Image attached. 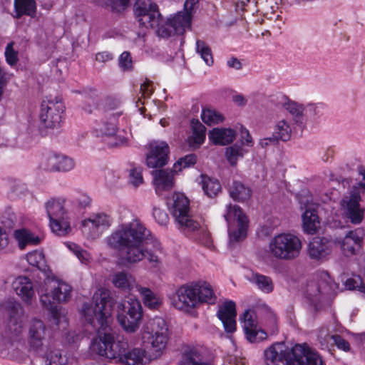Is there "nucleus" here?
I'll use <instances>...</instances> for the list:
<instances>
[{
	"label": "nucleus",
	"mask_w": 365,
	"mask_h": 365,
	"mask_svg": "<svg viewBox=\"0 0 365 365\" xmlns=\"http://www.w3.org/2000/svg\"><path fill=\"white\" fill-rule=\"evenodd\" d=\"M150 232L138 220L123 223L106 239L107 245L123 253V259L129 264H135L143 259L153 267L162 264V250L160 242L155 241L154 250L149 246Z\"/></svg>",
	"instance_id": "1"
},
{
	"label": "nucleus",
	"mask_w": 365,
	"mask_h": 365,
	"mask_svg": "<svg viewBox=\"0 0 365 365\" xmlns=\"http://www.w3.org/2000/svg\"><path fill=\"white\" fill-rule=\"evenodd\" d=\"M83 312L86 322L98 333L91 342V351L115 359L122 339L115 341L113 334L108 332L111 317L109 292L106 289L96 292L92 301L84 304Z\"/></svg>",
	"instance_id": "2"
},
{
	"label": "nucleus",
	"mask_w": 365,
	"mask_h": 365,
	"mask_svg": "<svg viewBox=\"0 0 365 365\" xmlns=\"http://www.w3.org/2000/svg\"><path fill=\"white\" fill-rule=\"evenodd\" d=\"M267 365H324L319 355L305 344L288 347L283 342L274 343L264 351Z\"/></svg>",
	"instance_id": "3"
},
{
	"label": "nucleus",
	"mask_w": 365,
	"mask_h": 365,
	"mask_svg": "<svg viewBox=\"0 0 365 365\" xmlns=\"http://www.w3.org/2000/svg\"><path fill=\"white\" fill-rule=\"evenodd\" d=\"M143 343L150 345L155 351L154 358L160 356L168 341V327L165 320L161 317L150 319L142 333Z\"/></svg>",
	"instance_id": "4"
},
{
	"label": "nucleus",
	"mask_w": 365,
	"mask_h": 365,
	"mask_svg": "<svg viewBox=\"0 0 365 365\" xmlns=\"http://www.w3.org/2000/svg\"><path fill=\"white\" fill-rule=\"evenodd\" d=\"M26 341L30 351L43 354L51 344V331L43 321L31 318L26 324Z\"/></svg>",
	"instance_id": "5"
},
{
	"label": "nucleus",
	"mask_w": 365,
	"mask_h": 365,
	"mask_svg": "<svg viewBox=\"0 0 365 365\" xmlns=\"http://www.w3.org/2000/svg\"><path fill=\"white\" fill-rule=\"evenodd\" d=\"M302 249V242L292 234H279L274 237L269 244V252L274 257L282 260L297 258Z\"/></svg>",
	"instance_id": "6"
},
{
	"label": "nucleus",
	"mask_w": 365,
	"mask_h": 365,
	"mask_svg": "<svg viewBox=\"0 0 365 365\" xmlns=\"http://www.w3.org/2000/svg\"><path fill=\"white\" fill-rule=\"evenodd\" d=\"M142 317V306L137 299L130 298L117 305L118 321L126 332H135L139 328Z\"/></svg>",
	"instance_id": "7"
},
{
	"label": "nucleus",
	"mask_w": 365,
	"mask_h": 365,
	"mask_svg": "<svg viewBox=\"0 0 365 365\" xmlns=\"http://www.w3.org/2000/svg\"><path fill=\"white\" fill-rule=\"evenodd\" d=\"M71 293L69 284L54 278H48L41 289L40 301L45 308L51 310L54 304L67 302Z\"/></svg>",
	"instance_id": "8"
},
{
	"label": "nucleus",
	"mask_w": 365,
	"mask_h": 365,
	"mask_svg": "<svg viewBox=\"0 0 365 365\" xmlns=\"http://www.w3.org/2000/svg\"><path fill=\"white\" fill-rule=\"evenodd\" d=\"M223 217L227 222L230 243L240 242L247 236L248 219L238 205L226 206Z\"/></svg>",
	"instance_id": "9"
},
{
	"label": "nucleus",
	"mask_w": 365,
	"mask_h": 365,
	"mask_svg": "<svg viewBox=\"0 0 365 365\" xmlns=\"http://www.w3.org/2000/svg\"><path fill=\"white\" fill-rule=\"evenodd\" d=\"M66 107L61 98H46L43 100L40 110V120L47 129L60 128Z\"/></svg>",
	"instance_id": "10"
},
{
	"label": "nucleus",
	"mask_w": 365,
	"mask_h": 365,
	"mask_svg": "<svg viewBox=\"0 0 365 365\" xmlns=\"http://www.w3.org/2000/svg\"><path fill=\"white\" fill-rule=\"evenodd\" d=\"M24 309L19 302H11L8 307V318L4 327L3 333L6 338L12 341L22 339L24 331Z\"/></svg>",
	"instance_id": "11"
},
{
	"label": "nucleus",
	"mask_w": 365,
	"mask_h": 365,
	"mask_svg": "<svg viewBox=\"0 0 365 365\" xmlns=\"http://www.w3.org/2000/svg\"><path fill=\"white\" fill-rule=\"evenodd\" d=\"M336 284L331 281L329 274L322 272L319 274L317 279L307 283L306 294L307 299L315 306L328 297L334 292Z\"/></svg>",
	"instance_id": "12"
},
{
	"label": "nucleus",
	"mask_w": 365,
	"mask_h": 365,
	"mask_svg": "<svg viewBox=\"0 0 365 365\" xmlns=\"http://www.w3.org/2000/svg\"><path fill=\"white\" fill-rule=\"evenodd\" d=\"M196 282L180 286L170 298V304L175 309L189 312L199 304Z\"/></svg>",
	"instance_id": "13"
},
{
	"label": "nucleus",
	"mask_w": 365,
	"mask_h": 365,
	"mask_svg": "<svg viewBox=\"0 0 365 365\" xmlns=\"http://www.w3.org/2000/svg\"><path fill=\"white\" fill-rule=\"evenodd\" d=\"M134 13L139 24L145 28H155L162 18L158 5L150 0H138Z\"/></svg>",
	"instance_id": "14"
},
{
	"label": "nucleus",
	"mask_w": 365,
	"mask_h": 365,
	"mask_svg": "<svg viewBox=\"0 0 365 365\" xmlns=\"http://www.w3.org/2000/svg\"><path fill=\"white\" fill-rule=\"evenodd\" d=\"M154 359V356H147L145 351L142 348L131 349L128 341L122 339L115 359L121 362V365H145Z\"/></svg>",
	"instance_id": "15"
},
{
	"label": "nucleus",
	"mask_w": 365,
	"mask_h": 365,
	"mask_svg": "<svg viewBox=\"0 0 365 365\" xmlns=\"http://www.w3.org/2000/svg\"><path fill=\"white\" fill-rule=\"evenodd\" d=\"M189 210V200L185 195L182 193L174 194L172 207L173 216L180 226L195 230L198 227L199 224L190 217Z\"/></svg>",
	"instance_id": "16"
},
{
	"label": "nucleus",
	"mask_w": 365,
	"mask_h": 365,
	"mask_svg": "<svg viewBox=\"0 0 365 365\" xmlns=\"http://www.w3.org/2000/svg\"><path fill=\"white\" fill-rule=\"evenodd\" d=\"M112 222L110 216L105 213L94 214L81 222V230L87 237L95 239L108 228Z\"/></svg>",
	"instance_id": "17"
},
{
	"label": "nucleus",
	"mask_w": 365,
	"mask_h": 365,
	"mask_svg": "<svg viewBox=\"0 0 365 365\" xmlns=\"http://www.w3.org/2000/svg\"><path fill=\"white\" fill-rule=\"evenodd\" d=\"M75 167L73 158L64 155L51 153L46 155L41 163V168L48 172H69Z\"/></svg>",
	"instance_id": "18"
},
{
	"label": "nucleus",
	"mask_w": 365,
	"mask_h": 365,
	"mask_svg": "<svg viewBox=\"0 0 365 365\" xmlns=\"http://www.w3.org/2000/svg\"><path fill=\"white\" fill-rule=\"evenodd\" d=\"M361 199L357 187H354L349 196H345L341 202L346 217L352 224L358 225L363 220L364 212L359 207Z\"/></svg>",
	"instance_id": "19"
},
{
	"label": "nucleus",
	"mask_w": 365,
	"mask_h": 365,
	"mask_svg": "<svg viewBox=\"0 0 365 365\" xmlns=\"http://www.w3.org/2000/svg\"><path fill=\"white\" fill-rule=\"evenodd\" d=\"M169 146L164 141H153L149 144V153L146 157V165L149 168L163 167L168 160Z\"/></svg>",
	"instance_id": "20"
},
{
	"label": "nucleus",
	"mask_w": 365,
	"mask_h": 365,
	"mask_svg": "<svg viewBox=\"0 0 365 365\" xmlns=\"http://www.w3.org/2000/svg\"><path fill=\"white\" fill-rule=\"evenodd\" d=\"M318 340L322 349L331 351L334 346L338 349L348 352L351 349L349 343L339 334H332L327 328H322L318 334Z\"/></svg>",
	"instance_id": "21"
},
{
	"label": "nucleus",
	"mask_w": 365,
	"mask_h": 365,
	"mask_svg": "<svg viewBox=\"0 0 365 365\" xmlns=\"http://www.w3.org/2000/svg\"><path fill=\"white\" fill-rule=\"evenodd\" d=\"M217 316L223 324L226 333H233L236 330V304L232 300H227L219 306Z\"/></svg>",
	"instance_id": "22"
},
{
	"label": "nucleus",
	"mask_w": 365,
	"mask_h": 365,
	"mask_svg": "<svg viewBox=\"0 0 365 365\" xmlns=\"http://www.w3.org/2000/svg\"><path fill=\"white\" fill-rule=\"evenodd\" d=\"M364 233L360 228L349 231L341 242V250L345 256L357 254L362 247Z\"/></svg>",
	"instance_id": "23"
},
{
	"label": "nucleus",
	"mask_w": 365,
	"mask_h": 365,
	"mask_svg": "<svg viewBox=\"0 0 365 365\" xmlns=\"http://www.w3.org/2000/svg\"><path fill=\"white\" fill-rule=\"evenodd\" d=\"M179 365H214V364L211 355L192 348L183 354Z\"/></svg>",
	"instance_id": "24"
},
{
	"label": "nucleus",
	"mask_w": 365,
	"mask_h": 365,
	"mask_svg": "<svg viewBox=\"0 0 365 365\" xmlns=\"http://www.w3.org/2000/svg\"><path fill=\"white\" fill-rule=\"evenodd\" d=\"M331 243L324 237H314L308 245V255L314 259H321L326 257L331 252Z\"/></svg>",
	"instance_id": "25"
},
{
	"label": "nucleus",
	"mask_w": 365,
	"mask_h": 365,
	"mask_svg": "<svg viewBox=\"0 0 365 365\" xmlns=\"http://www.w3.org/2000/svg\"><path fill=\"white\" fill-rule=\"evenodd\" d=\"M122 112L108 113L104 119L98 121L95 126V131L98 135L113 136L117 130V119Z\"/></svg>",
	"instance_id": "26"
},
{
	"label": "nucleus",
	"mask_w": 365,
	"mask_h": 365,
	"mask_svg": "<svg viewBox=\"0 0 365 365\" xmlns=\"http://www.w3.org/2000/svg\"><path fill=\"white\" fill-rule=\"evenodd\" d=\"M155 192L158 195L163 191L170 190L173 186V173L170 170H155L152 172Z\"/></svg>",
	"instance_id": "27"
},
{
	"label": "nucleus",
	"mask_w": 365,
	"mask_h": 365,
	"mask_svg": "<svg viewBox=\"0 0 365 365\" xmlns=\"http://www.w3.org/2000/svg\"><path fill=\"white\" fill-rule=\"evenodd\" d=\"M16 293L21 296L26 304H31L34 290L31 281L26 277H17L12 284Z\"/></svg>",
	"instance_id": "28"
},
{
	"label": "nucleus",
	"mask_w": 365,
	"mask_h": 365,
	"mask_svg": "<svg viewBox=\"0 0 365 365\" xmlns=\"http://www.w3.org/2000/svg\"><path fill=\"white\" fill-rule=\"evenodd\" d=\"M36 354L42 359L43 365H66L68 362V359L63 354L62 351L53 347L51 344L44 349L43 354Z\"/></svg>",
	"instance_id": "29"
},
{
	"label": "nucleus",
	"mask_w": 365,
	"mask_h": 365,
	"mask_svg": "<svg viewBox=\"0 0 365 365\" xmlns=\"http://www.w3.org/2000/svg\"><path fill=\"white\" fill-rule=\"evenodd\" d=\"M236 133L231 128H215L208 133L209 139L215 145H225L232 143Z\"/></svg>",
	"instance_id": "30"
},
{
	"label": "nucleus",
	"mask_w": 365,
	"mask_h": 365,
	"mask_svg": "<svg viewBox=\"0 0 365 365\" xmlns=\"http://www.w3.org/2000/svg\"><path fill=\"white\" fill-rule=\"evenodd\" d=\"M110 281L115 287L123 291L130 290L137 285L134 277L125 271L114 272L110 277Z\"/></svg>",
	"instance_id": "31"
},
{
	"label": "nucleus",
	"mask_w": 365,
	"mask_h": 365,
	"mask_svg": "<svg viewBox=\"0 0 365 365\" xmlns=\"http://www.w3.org/2000/svg\"><path fill=\"white\" fill-rule=\"evenodd\" d=\"M14 236L21 250H24L28 245H37L41 242V238L26 228L16 230Z\"/></svg>",
	"instance_id": "32"
},
{
	"label": "nucleus",
	"mask_w": 365,
	"mask_h": 365,
	"mask_svg": "<svg viewBox=\"0 0 365 365\" xmlns=\"http://www.w3.org/2000/svg\"><path fill=\"white\" fill-rule=\"evenodd\" d=\"M45 207L49 220L68 216L64 207V200L63 199L51 198L46 202Z\"/></svg>",
	"instance_id": "33"
},
{
	"label": "nucleus",
	"mask_w": 365,
	"mask_h": 365,
	"mask_svg": "<svg viewBox=\"0 0 365 365\" xmlns=\"http://www.w3.org/2000/svg\"><path fill=\"white\" fill-rule=\"evenodd\" d=\"M136 290L140 294L144 304L150 309H158L162 304V299L149 288L136 285Z\"/></svg>",
	"instance_id": "34"
},
{
	"label": "nucleus",
	"mask_w": 365,
	"mask_h": 365,
	"mask_svg": "<svg viewBox=\"0 0 365 365\" xmlns=\"http://www.w3.org/2000/svg\"><path fill=\"white\" fill-rule=\"evenodd\" d=\"M15 17L19 19L23 15L34 17L36 13L35 0H14Z\"/></svg>",
	"instance_id": "35"
},
{
	"label": "nucleus",
	"mask_w": 365,
	"mask_h": 365,
	"mask_svg": "<svg viewBox=\"0 0 365 365\" xmlns=\"http://www.w3.org/2000/svg\"><path fill=\"white\" fill-rule=\"evenodd\" d=\"M197 287V296L199 304L200 303L215 304L217 297L214 293L212 286L206 282H196Z\"/></svg>",
	"instance_id": "36"
},
{
	"label": "nucleus",
	"mask_w": 365,
	"mask_h": 365,
	"mask_svg": "<svg viewBox=\"0 0 365 365\" xmlns=\"http://www.w3.org/2000/svg\"><path fill=\"white\" fill-rule=\"evenodd\" d=\"M192 134L189 138L190 145L192 147H199L205 139V127L198 120H191Z\"/></svg>",
	"instance_id": "37"
},
{
	"label": "nucleus",
	"mask_w": 365,
	"mask_h": 365,
	"mask_svg": "<svg viewBox=\"0 0 365 365\" xmlns=\"http://www.w3.org/2000/svg\"><path fill=\"white\" fill-rule=\"evenodd\" d=\"M49 221L51 231L57 236L64 237L71 232L68 216L61 217Z\"/></svg>",
	"instance_id": "38"
},
{
	"label": "nucleus",
	"mask_w": 365,
	"mask_h": 365,
	"mask_svg": "<svg viewBox=\"0 0 365 365\" xmlns=\"http://www.w3.org/2000/svg\"><path fill=\"white\" fill-rule=\"evenodd\" d=\"M303 227L306 232L314 233L319 224V217L314 209H306L302 215Z\"/></svg>",
	"instance_id": "39"
},
{
	"label": "nucleus",
	"mask_w": 365,
	"mask_h": 365,
	"mask_svg": "<svg viewBox=\"0 0 365 365\" xmlns=\"http://www.w3.org/2000/svg\"><path fill=\"white\" fill-rule=\"evenodd\" d=\"M168 19L176 34H182L187 28L190 27L192 21L189 15H186L182 11Z\"/></svg>",
	"instance_id": "40"
},
{
	"label": "nucleus",
	"mask_w": 365,
	"mask_h": 365,
	"mask_svg": "<svg viewBox=\"0 0 365 365\" xmlns=\"http://www.w3.org/2000/svg\"><path fill=\"white\" fill-rule=\"evenodd\" d=\"M230 195L233 200L243 202L250 197L251 190L241 182L234 181L230 190Z\"/></svg>",
	"instance_id": "41"
},
{
	"label": "nucleus",
	"mask_w": 365,
	"mask_h": 365,
	"mask_svg": "<svg viewBox=\"0 0 365 365\" xmlns=\"http://www.w3.org/2000/svg\"><path fill=\"white\" fill-rule=\"evenodd\" d=\"M282 106L288 110L294 118V120L297 123H302L304 120V108L302 106L297 104L295 102L289 101L285 96L282 97Z\"/></svg>",
	"instance_id": "42"
},
{
	"label": "nucleus",
	"mask_w": 365,
	"mask_h": 365,
	"mask_svg": "<svg viewBox=\"0 0 365 365\" xmlns=\"http://www.w3.org/2000/svg\"><path fill=\"white\" fill-rule=\"evenodd\" d=\"M291 133L292 129L288 122L285 120H280L276 123L272 135L278 141H287L291 137Z\"/></svg>",
	"instance_id": "43"
},
{
	"label": "nucleus",
	"mask_w": 365,
	"mask_h": 365,
	"mask_svg": "<svg viewBox=\"0 0 365 365\" xmlns=\"http://www.w3.org/2000/svg\"><path fill=\"white\" fill-rule=\"evenodd\" d=\"M247 152L241 145L234 144L229 146L225 150V156L232 166L237 165L239 159L242 158L245 153Z\"/></svg>",
	"instance_id": "44"
},
{
	"label": "nucleus",
	"mask_w": 365,
	"mask_h": 365,
	"mask_svg": "<svg viewBox=\"0 0 365 365\" xmlns=\"http://www.w3.org/2000/svg\"><path fill=\"white\" fill-rule=\"evenodd\" d=\"M196 51L207 66H211L213 65L214 59L212 50L204 41L197 40Z\"/></svg>",
	"instance_id": "45"
},
{
	"label": "nucleus",
	"mask_w": 365,
	"mask_h": 365,
	"mask_svg": "<svg viewBox=\"0 0 365 365\" xmlns=\"http://www.w3.org/2000/svg\"><path fill=\"white\" fill-rule=\"evenodd\" d=\"M201 118L208 125H215L224 120V117L221 113L211 108L202 109Z\"/></svg>",
	"instance_id": "46"
},
{
	"label": "nucleus",
	"mask_w": 365,
	"mask_h": 365,
	"mask_svg": "<svg viewBox=\"0 0 365 365\" xmlns=\"http://www.w3.org/2000/svg\"><path fill=\"white\" fill-rule=\"evenodd\" d=\"M252 282L264 293H270L274 289L272 280L269 277L260 274H254Z\"/></svg>",
	"instance_id": "47"
},
{
	"label": "nucleus",
	"mask_w": 365,
	"mask_h": 365,
	"mask_svg": "<svg viewBox=\"0 0 365 365\" xmlns=\"http://www.w3.org/2000/svg\"><path fill=\"white\" fill-rule=\"evenodd\" d=\"M202 189L210 197L216 196L221 190V185L217 180L202 177Z\"/></svg>",
	"instance_id": "48"
},
{
	"label": "nucleus",
	"mask_w": 365,
	"mask_h": 365,
	"mask_svg": "<svg viewBox=\"0 0 365 365\" xmlns=\"http://www.w3.org/2000/svg\"><path fill=\"white\" fill-rule=\"evenodd\" d=\"M130 0H103L102 6L109 8L113 12L124 11L130 5Z\"/></svg>",
	"instance_id": "49"
},
{
	"label": "nucleus",
	"mask_w": 365,
	"mask_h": 365,
	"mask_svg": "<svg viewBox=\"0 0 365 365\" xmlns=\"http://www.w3.org/2000/svg\"><path fill=\"white\" fill-rule=\"evenodd\" d=\"M246 338L251 343L259 342L267 339L268 334L263 329H256V327L245 331Z\"/></svg>",
	"instance_id": "50"
},
{
	"label": "nucleus",
	"mask_w": 365,
	"mask_h": 365,
	"mask_svg": "<svg viewBox=\"0 0 365 365\" xmlns=\"http://www.w3.org/2000/svg\"><path fill=\"white\" fill-rule=\"evenodd\" d=\"M158 26L156 30V34L158 36L163 38H168L172 36L174 34H176L173 26H171V23L169 19L165 22H163L162 19L160 21L159 25H156L155 27Z\"/></svg>",
	"instance_id": "51"
},
{
	"label": "nucleus",
	"mask_w": 365,
	"mask_h": 365,
	"mask_svg": "<svg viewBox=\"0 0 365 365\" xmlns=\"http://www.w3.org/2000/svg\"><path fill=\"white\" fill-rule=\"evenodd\" d=\"M118 65L124 72L133 70V63L130 52L124 51L120 55L118 58Z\"/></svg>",
	"instance_id": "52"
},
{
	"label": "nucleus",
	"mask_w": 365,
	"mask_h": 365,
	"mask_svg": "<svg viewBox=\"0 0 365 365\" xmlns=\"http://www.w3.org/2000/svg\"><path fill=\"white\" fill-rule=\"evenodd\" d=\"M197 160V157L195 154L187 155L184 158H180L177 163L174 164L175 171L180 170L182 168H188L193 165Z\"/></svg>",
	"instance_id": "53"
},
{
	"label": "nucleus",
	"mask_w": 365,
	"mask_h": 365,
	"mask_svg": "<svg viewBox=\"0 0 365 365\" xmlns=\"http://www.w3.org/2000/svg\"><path fill=\"white\" fill-rule=\"evenodd\" d=\"M129 182L135 187L143 183L141 168H133L130 170Z\"/></svg>",
	"instance_id": "54"
},
{
	"label": "nucleus",
	"mask_w": 365,
	"mask_h": 365,
	"mask_svg": "<svg viewBox=\"0 0 365 365\" xmlns=\"http://www.w3.org/2000/svg\"><path fill=\"white\" fill-rule=\"evenodd\" d=\"M14 42H10L7 44L5 49V57L6 62L10 66H14L19 61L18 52L14 49Z\"/></svg>",
	"instance_id": "55"
},
{
	"label": "nucleus",
	"mask_w": 365,
	"mask_h": 365,
	"mask_svg": "<svg viewBox=\"0 0 365 365\" xmlns=\"http://www.w3.org/2000/svg\"><path fill=\"white\" fill-rule=\"evenodd\" d=\"M28 262L34 267H40L44 260V256L42 252L34 251L26 255Z\"/></svg>",
	"instance_id": "56"
},
{
	"label": "nucleus",
	"mask_w": 365,
	"mask_h": 365,
	"mask_svg": "<svg viewBox=\"0 0 365 365\" xmlns=\"http://www.w3.org/2000/svg\"><path fill=\"white\" fill-rule=\"evenodd\" d=\"M153 215L160 225H166L169 221L168 214L159 207H153Z\"/></svg>",
	"instance_id": "57"
},
{
	"label": "nucleus",
	"mask_w": 365,
	"mask_h": 365,
	"mask_svg": "<svg viewBox=\"0 0 365 365\" xmlns=\"http://www.w3.org/2000/svg\"><path fill=\"white\" fill-rule=\"evenodd\" d=\"M345 287L348 289H356L364 293L365 297V287L362 285L361 278L358 277L357 279L349 278L346 279L345 282Z\"/></svg>",
	"instance_id": "58"
},
{
	"label": "nucleus",
	"mask_w": 365,
	"mask_h": 365,
	"mask_svg": "<svg viewBox=\"0 0 365 365\" xmlns=\"http://www.w3.org/2000/svg\"><path fill=\"white\" fill-rule=\"evenodd\" d=\"M237 129H239L240 131V138L242 143L244 145H247L250 147L253 145L252 138L248 131L245 128L243 127L242 125H240L239 128L237 126Z\"/></svg>",
	"instance_id": "59"
},
{
	"label": "nucleus",
	"mask_w": 365,
	"mask_h": 365,
	"mask_svg": "<svg viewBox=\"0 0 365 365\" xmlns=\"http://www.w3.org/2000/svg\"><path fill=\"white\" fill-rule=\"evenodd\" d=\"M110 138L107 141L109 148H118L127 143V138L119 135L110 136Z\"/></svg>",
	"instance_id": "60"
},
{
	"label": "nucleus",
	"mask_w": 365,
	"mask_h": 365,
	"mask_svg": "<svg viewBox=\"0 0 365 365\" xmlns=\"http://www.w3.org/2000/svg\"><path fill=\"white\" fill-rule=\"evenodd\" d=\"M74 249H76V256L78 257V259L83 263V264H87L90 262L91 259V255L90 254L81 249L78 245H73Z\"/></svg>",
	"instance_id": "61"
},
{
	"label": "nucleus",
	"mask_w": 365,
	"mask_h": 365,
	"mask_svg": "<svg viewBox=\"0 0 365 365\" xmlns=\"http://www.w3.org/2000/svg\"><path fill=\"white\" fill-rule=\"evenodd\" d=\"M198 2L199 0H185L184 4L185 11L183 13L192 18L197 7Z\"/></svg>",
	"instance_id": "62"
},
{
	"label": "nucleus",
	"mask_w": 365,
	"mask_h": 365,
	"mask_svg": "<svg viewBox=\"0 0 365 365\" xmlns=\"http://www.w3.org/2000/svg\"><path fill=\"white\" fill-rule=\"evenodd\" d=\"M242 319L244 320L245 331L255 327V321L252 319V316L248 310L245 311L243 315L240 317V320Z\"/></svg>",
	"instance_id": "63"
},
{
	"label": "nucleus",
	"mask_w": 365,
	"mask_h": 365,
	"mask_svg": "<svg viewBox=\"0 0 365 365\" xmlns=\"http://www.w3.org/2000/svg\"><path fill=\"white\" fill-rule=\"evenodd\" d=\"M267 329L268 335H274L278 332V326L277 319L274 317L272 316L268 323L267 324Z\"/></svg>",
	"instance_id": "64"
}]
</instances>
